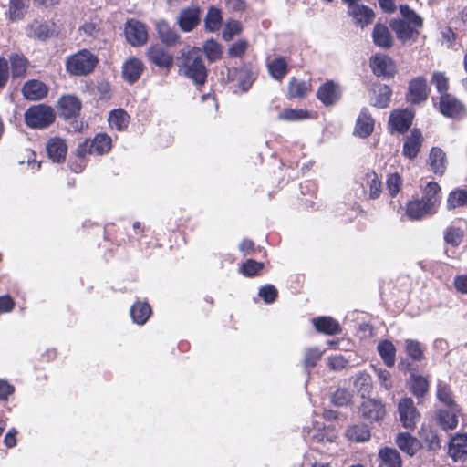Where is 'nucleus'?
Returning <instances> with one entry per match:
<instances>
[{
    "mask_svg": "<svg viewBox=\"0 0 467 467\" xmlns=\"http://www.w3.org/2000/svg\"><path fill=\"white\" fill-rule=\"evenodd\" d=\"M356 335L360 340L369 339L374 336V328L368 323H361L358 325Z\"/></svg>",
    "mask_w": 467,
    "mask_h": 467,
    "instance_id": "e2e57ef3",
    "label": "nucleus"
},
{
    "mask_svg": "<svg viewBox=\"0 0 467 467\" xmlns=\"http://www.w3.org/2000/svg\"><path fill=\"white\" fill-rule=\"evenodd\" d=\"M373 42L381 48H389L393 44V38L387 26L376 24L372 32Z\"/></svg>",
    "mask_w": 467,
    "mask_h": 467,
    "instance_id": "7c9ffc66",
    "label": "nucleus"
},
{
    "mask_svg": "<svg viewBox=\"0 0 467 467\" xmlns=\"http://www.w3.org/2000/svg\"><path fill=\"white\" fill-rule=\"evenodd\" d=\"M379 457L385 467H402V460L400 452L389 447L379 450Z\"/></svg>",
    "mask_w": 467,
    "mask_h": 467,
    "instance_id": "c9c22d12",
    "label": "nucleus"
},
{
    "mask_svg": "<svg viewBox=\"0 0 467 467\" xmlns=\"http://www.w3.org/2000/svg\"><path fill=\"white\" fill-rule=\"evenodd\" d=\"M55 112L49 106L39 104L30 107L25 112L26 124L34 129H45L55 120Z\"/></svg>",
    "mask_w": 467,
    "mask_h": 467,
    "instance_id": "7ed1b4c3",
    "label": "nucleus"
},
{
    "mask_svg": "<svg viewBox=\"0 0 467 467\" xmlns=\"http://www.w3.org/2000/svg\"><path fill=\"white\" fill-rule=\"evenodd\" d=\"M391 29L395 32L399 40L405 42L416 37L419 35V28L410 26L407 21L401 19L393 20L390 23Z\"/></svg>",
    "mask_w": 467,
    "mask_h": 467,
    "instance_id": "b1692460",
    "label": "nucleus"
},
{
    "mask_svg": "<svg viewBox=\"0 0 467 467\" xmlns=\"http://www.w3.org/2000/svg\"><path fill=\"white\" fill-rule=\"evenodd\" d=\"M315 328L327 335L338 334L341 331L339 323L331 317H318L312 320Z\"/></svg>",
    "mask_w": 467,
    "mask_h": 467,
    "instance_id": "c756f323",
    "label": "nucleus"
},
{
    "mask_svg": "<svg viewBox=\"0 0 467 467\" xmlns=\"http://www.w3.org/2000/svg\"><path fill=\"white\" fill-rule=\"evenodd\" d=\"M461 414V407L439 408L434 411V420L443 431H452L457 428Z\"/></svg>",
    "mask_w": 467,
    "mask_h": 467,
    "instance_id": "423d86ee",
    "label": "nucleus"
},
{
    "mask_svg": "<svg viewBox=\"0 0 467 467\" xmlns=\"http://www.w3.org/2000/svg\"><path fill=\"white\" fill-rule=\"evenodd\" d=\"M348 13L356 24L362 28L370 24L374 18L373 11L363 5L355 4L348 6Z\"/></svg>",
    "mask_w": 467,
    "mask_h": 467,
    "instance_id": "393cba45",
    "label": "nucleus"
},
{
    "mask_svg": "<svg viewBox=\"0 0 467 467\" xmlns=\"http://www.w3.org/2000/svg\"><path fill=\"white\" fill-rule=\"evenodd\" d=\"M11 64V72L14 78L23 77L27 69V59L18 54H12L9 57Z\"/></svg>",
    "mask_w": 467,
    "mask_h": 467,
    "instance_id": "a19ab883",
    "label": "nucleus"
},
{
    "mask_svg": "<svg viewBox=\"0 0 467 467\" xmlns=\"http://www.w3.org/2000/svg\"><path fill=\"white\" fill-rule=\"evenodd\" d=\"M156 29L161 41L167 46H174L180 39L178 33L164 20L156 23Z\"/></svg>",
    "mask_w": 467,
    "mask_h": 467,
    "instance_id": "2f4dec72",
    "label": "nucleus"
},
{
    "mask_svg": "<svg viewBox=\"0 0 467 467\" xmlns=\"http://www.w3.org/2000/svg\"><path fill=\"white\" fill-rule=\"evenodd\" d=\"M147 57L152 64L161 68L170 69L173 65L172 55L158 45L148 49Z\"/></svg>",
    "mask_w": 467,
    "mask_h": 467,
    "instance_id": "a211bd4d",
    "label": "nucleus"
},
{
    "mask_svg": "<svg viewBox=\"0 0 467 467\" xmlns=\"http://www.w3.org/2000/svg\"><path fill=\"white\" fill-rule=\"evenodd\" d=\"M264 268V264L253 259H247L242 265L241 271L245 276H254L259 274Z\"/></svg>",
    "mask_w": 467,
    "mask_h": 467,
    "instance_id": "864d4df0",
    "label": "nucleus"
},
{
    "mask_svg": "<svg viewBox=\"0 0 467 467\" xmlns=\"http://www.w3.org/2000/svg\"><path fill=\"white\" fill-rule=\"evenodd\" d=\"M410 390L415 397L422 398L429 391V381L422 376L412 375Z\"/></svg>",
    "mask_w": 467,
    "mask_h": 467,
    "instance_id": "37998d69",
    "label": "nucleus"
},
{
    "mask_svg": "<svg viewBox=\"0 0 467 467\" xmlns=\"http://www.w3.org/2000/svg\"><path fill=\"white\" fill-rule=\"evenodd\" d=\"M423 140L422 133L419 129L411 130L410 135L404 139L402 154L410 160L415 159L420 151Z\"/></svg>",
    "mask_w": 467,
    "mask_h": 467,
    "instance_id": "f8f14e48",
    "label": "nucleus"
},
{
    "mask_svg": "<svg viewBox=\"0 0 467 467\" xmlns=\"http://www.w3.org/2000/svg\"><path fill=\"white\" fill-rule=\"evenodd\" d=\"M448 454L454 462L464 461L466 459L467 433H456L451 438Z\"/></svg>",
    "mask_w": 467,
    "mask_h": 467,
    "instance_id": "2eb2a0df",
    "label": "nucleus"
},
{
    "mask_svg": "<svg viewBox=\"0 0 467 467\" xmlns=\"http://www.w3.org/2000/svg\"><path fill=\"white\" fill-rule=\"evenodd\" d=\"M278 292L273 285H266L259 289L258 296L265 304H272L275 301Z\"/></svg>",
    "mask_w": 467,
    "mask_h": 467,
    "instance_id": "6e6d98bb",
    "label": "nucleus"
},
{
    "mask_svg": "<svg viewBox=\"0 0 467 467\" xmlns=\"http://www.w3.org/2000/svg\"><path fill=\"white\" fill-rule=\"evenodd\" d=\"M143 69V63L140 59L130 57L122 66L123 78L127 82L133 84L140 78Z\"/></svg>",
    "mask_w": 467,
    "mask_h": 467,
    "instance_id": "412c9836",
    "label": "nucleus"
},
{
    "mask_svg": "<svg viewBox=\"0 0 467 467\" xmlns=\"http://www.w3.org/2000/svg\"><path fill=\"white\" fill-rule=\"evenodd\" d=\"M370 67L373 73L379 77H393L395 66L390 57L386 55L376 54L370 58Z\"/></svg>",
    "mask_w": 467,
    "mask_h": 467,
    "instance_id": "dca6fc26",
    "label": "nucleus"
},
{
    "mask_svg": "<svg viewBox=\"0 0 467 467\" xmlns=\"http://www.w3.org/2000/svg\"><path fill=\"white\" fill-rule=\"evenodd\" d=\"M399 420L402 427L413 431L420 420L421 415L411 398H402L398 403Z\"/></svg>",
    "mask_w": 467,
    "mask_h": 467,
    "instance_id": "20e7f679",
    "label": "nucleus"
},
{
    "mask_svg": "<svg viewBox=\"0 0 467 467\" xmlns=\"http://www.w3.org/2000/svg\"><path fill=\"white\" fill-rule=\"evenodd\" d=\"M348 362L342 355L332 356L328 359V365L332 369H342L347 367Z\"/></svg>",
    "mask_w": 467,
    "mask_h": 467,
    "instance_id": "774afa93",
    "label": "nucleus"
},
{
    "mask_svg": "<svg viewBox=\"0 0 467 467\" xmlns=\"http://www.w3.org/2000/svg\"><path fill=\"white\" fill-rule=\"evenodd\" d=\"M151 315V307L147 302L138 301L130 307V316L134 323L143 325Z\"/></svg>",
    "mask_w": 467,
    "mask_h": 467,
    "instance_id": "72a5a7b5",
    "label": "nucleus"
},
{
    "mask_svg": "<svg viewBox=\"0 0 467 467\" xmlns=\"http://www.w3.org/2000/svg\"><path fill=\"white\" fill-rule=\"evenodd\" d=\"M346 437L355 442L368 441L371 437V431L368 425L358 423L349 426L346 431Z\"/></svg>",
    "mask_w": 467,
    "mask_h": 467,
    "instance_id": "473e14b6",
    "label": "nucleus"
},
{
    "mask_svg": "<svg viewBox=\"0 0 467 467\" xmlns=\"http://www.w3.org/2000/svg\"><path fill=\"white\" fill-rule=\"evenodd\" d=\"M463 231L456 227H448L444 232V240L448 244L457 247L462 241Z\"/></svg>",
    "mask_w": 467,
    "mask_h": 467,
    "instance_id": "603ef678",
    "label": "nucleus"
},
{
    "mask_svg": "<svg viewBox=\"0 0 467 467\" xmlns=\"http://www.w3.org/2000/svg\"><path fill=\"white\" fill-rule=\"evenodd\" d=\"M223 21L222 12L219 8L211 6L204 18V27L209 32H215L221 27Z\"/></svg>",
    "mask_w": 467,
    "mask_h": 467,
    "instance_id": "58836bf2",
    "label": "nucleus"
},
{
    "mask_svg": "<svg viewBox=\"0 0 467 467\" xmlns=\"http://www.w3.org/2000/svg\"><path fill=\"white\" fill-rule=\"evenodd\" d=\"M22 92L28 100H39L47 95V88L43 82L32 79L24 84Z\"/></svg>",
    "mask_w": 467,
    "mask_h": 467,
    "instance_id": "5701e85b",
    "label": "nucleus"
},
{
    "mask_svg": "<svg viewBox=\"0 0 467 467\" xmlns=\"http://www.w3.org/2000/svg\"><path fill=\"white\" fill-rule=\"evenodd\" d=\"M436 213L421 198H416L407 203L406 214L410 220H420Z\"/></svg>",
    "mask_w": 467,
    "mask_h": 467,
    "instance_id": "aec40b11",
    "label": "nucleus"
},
{
    "mask_svg": "<svg viewBox=\"0 0 467 467\" xmlns=\"http://www.w3.org/2000/svg\"><path fill=\"white\" fill-rule=\"evenodd\" d=\"M242 32V26L236 20H231L225 24L223 31V38L225 41H230L234 36L239 35Z\"/></svg>",
    "mask_w": 467,
    "mask_h": 467,
    "instance_id": "5fc2aeb1",
    "label": "nucleus"
},
{
    "mask_svg": "<svg viewBox=\"0 0 467 467\" xmlns=\"http://www.w3.org/2000/svg\"><path fill=\"white\" fill-rule=\"evenodd\" d=\"M308 118V112L304 109H284L279 113L278 119L285 121H298Z\"/></svg>",
    "mask_w": 467,
    "mask_h": 467,
    "instance_id": "3c124183",
    "label": "nucleus"
},
{
    "mask_svg": "<svg viewBox=\"0 0 467 467\" xmlns=\"http://www.w3.org/2000/svg\"><path fill=\"white\" fill-rule=\"evenodd\" d=\"M436 397L445 407H461L455 400L451 388L447 384L438 383Z\"/></svg>",
    "mask_w": 467,
    "mask_h": 467,
    "instance_id": "ea45409f",
    "label": "nucleus"
},
{
    "mask_svg": "<svg viewBox=\"0 0 467 467\" xmlns=\"http://www.w3.org/2000/svg\"><path fill=\"white\" fill-rule=\"evenodd\" d=\"M98 63L97 56L88 49H81L67 58L66 69L73 76H87L94 70Z\"/></svg>",
    "mask_w": 467,
    "mask_h": 467,
    "instance_id": "f03ea898",
    "label": "nucleus"
},
{
    "mask_svg": "<svg viewBox=\"0 0 467 467\" xmlns=\"http://www.w3.org/2000/svg\"><path fill=\"white\" fill-rule=\"evenodd\" d=\"M413 118L414 113L410 109H396L389 116V125L393 130L404 133L410 127Z\"/></svg>",
    "mask_w": 467,
    "mask_h": 467,
    "instance_id": "4468645a",
    "label": "nucleus"
},
{
    "mask_svg": "<svg viewBox=\"0 0 467 467\" xmlns=\"http://www.w3.org/2000/svg\"><path fill=\"white\" fill-rule=\"evenodd\" d=\"M386 183L389 194L392 197H394L398 194V192L400 190V187L402 185V180L400 176L397 172H395L389 175Z\"/></svg>",
    "mask_w": 467,
    "mask_h": 467,
    "instance_id": "bf43d9fd",
    "label": "nucleus"
},
{
    "mask_svg": "<svg viewBox=\"0 0 467 467\" xmlns=\"http://www.w3.org/2000/svg\"><path fill=\"white\" fill-rule=\"evenodd\" d=\"M419 436L428 451H435L441 449V439L437 430L433 427L422 425L419 431Z\"/></svg>",
    "mask_w": 467,
    "mask_h": 467,
    "instance_id": "a878e982",
    "label": "nucleus"
},
{
    "mask_svg": "<svg viewBox=\"0 0 467 467\" xmlns=\"http://www.w3.org/2000/svg\"><path fill=\"white\" fill-rule=\"evenodd\" d=\"M55 34V24L33 21L27 28V35L38 40H46Z\"/></svg>",
    "mask_w": 467,
    "mask_h": 467,
    "instance_id": "4be33fe9",
    "label": "nucleus"
},
{
    "mask_svg": "<svg viewBox=\"0 0 467 467\" xmlns=\"http://www.w3.org/2000/svg\"><path fill=\"white\" fill-rule=\"evenodd\" d=\"M421 199L427 203L429 208H431L436 213L441 199L439 184L434 182L427 183Z\"/></svg>",
    "mask_w": 467,
    "mask_h": 467,
    "instance_id": "c85d7f7f",
    "label": "nucleus"
},
{
    "mask_svg": "<svg viewBox=\"0 0 467 467\" xmlns=\"http://www.w3.org/2000/svg\"><path fill=\"white\" fill-rule=\"evenodd\" d=\"M359 413L361 418L372 423L382 421L387 411L381 400L368 398L360 404Z\"/></svg>",
    "mask_w": 467,
    "mask_h": 467,
    "instance_id": "0eeeda50",
    "label": "nucleus"
},
{
    "mask_svg": "<svg viewBox=\"0 0 467 467\" xmlns=\"http://www.w3.org/2000/svg\"><path fill=\"white\" fill-rule=\"evenodd\" d=\"M80 100L72 95L63 96L58 100L59 116L65 119H72L79 114Z\"/></svg>",
    "mask_w": 467,
    "mask_h": 467,
    "instance_id": "f3484780",
    "label": "nucleus"
},
{
    "mask_svg": "<svg viewBox=\"0 0 467 467\" xmlns=\"http://www.w3.org/2000/svg\"><path fill=\"white\" fill-rule=\"evenodd\" d=\"M377 376L382 387H384L387 390H390L392 389V380L391 374L386 369H377Z\"/></svg>",
    "mask_w": 467,
    "mask_h": 467,
    "instance_id": "69168bd1",
    "label": "nucleus"
},
{
    "mask_svg": "<svg viewBox=\"0 0 467 467\" xmlns=\"http://www.w3.org/2000/svg\"><path fill=\"white\" fill-rule=\"evenodd\" d=\"M200 20L201 8L192 6L181 10L177 17V24L182 31L191 32L200 24Z\"/></svg>",
    "mask_w": 467,
    "mask_h": 467,
    "instance_id": "9b49d317",
    "label": "nucleus"
},
{
    "mask_svg": "<svg viewBox=\"0 0 467 467\" xmlns=\"http://www.w3.org/2000/svg\"><path fill=\"white\" fill-rule=\"evenodd\" d=\"M47 156L53 162L60 163L66 159L67 146L62 138H50L46 144Z\"/></svg>",
    "mask_w": 467,
    "mask_h": 467,
    "instance_id": "6ab92c4d",
    "label": "nucleus"
},
{
    "mask_svg": "<svg viewBox=\"0 0 467 467\" xmlns=\"http://www.w3.org/2000/svg\"><path fill=\"white\" fill-rule=\"evenodd\" d=\"M248 48V42L246 40H238L231 45L228 48L227 55L230 57H242Z\"/></svg>",
    "mask_w": 467,
    "mask_h": 467,
    "instance_id": "4d7b16f0",
    "label": "nucleus"
},
{
    "mask_svg": "<svg viewBox=\"0 0 467 467\" xmlns=\"http://www.w3.org/2000/svg\"><path fill=\"white\" fill-rule=\"evenodd\" d=\"M374 129V120L368 109L363 108L358 117L354 133L361 138L369 136Z\"/></svg>",
    "mask_w": 467,
    "mask_h": 467,
    "instance_id": "bb28decb",
    "label": "nucleus"
},
{
    "mask_svg": "<svg viewBox=\"0 0 467 467\" xmlns=\"http://www.w3.org/2000/svg\"><path fill=\"white\" fill-rule=\"evenodd\" d=\"M202 52L210 62H215L221 58L223 47L217 41L209 39L204 42Z\"/></svg>",
    "mask_w": 467,
    "mask_h": 467,
    "instance_id": "79ce46f5",
    "label": "nucleus"
},
{
    "mask_svg": "<svg viewBox=\"0 0 467 467\" xmlns=\"http://www.w3.org/2000/svg\"><path fill=\"white\" fill-rule=\"evenodd\" d=\"M179 72L192 79L197 86H202L206 82L207 69L201 48L192 47L182 53Z\"/></svg>",
    "mask_w": 467,
    "mask_h": 467,
    "instance_id": "f257e3e1",
    "label": "nucleus"
},
{
    "mask_svg": "<svg viewBox=\"0 0 467 467\" xmlns=\"http://www.w3.org/2000/svg\"><path fill=\"white\" fill-rule=\"evenodd\" d=\"M400 12L403 17V21H407L408 24L419 29L422 27V18L418 14H416V12L412 10L408 5H400Z\"/></svg>",
    "mask_w": 467,
    "mask_h": 467,
    "instance_id": "49530a36",
    "label": "nucleus"
},
{
    "mask_svg": "<svg viewBox=\"0 0 467 467\" xmlns=\"http://www.w3.org/2000/svg\"><path fill=\"white\" fill-rule=\"evenodd\" d=\"M467 205V190L459 189L452 191L447 199L449 210Z\"/></svg>",
    "mask_w": 467,
    "mask_h": 467,
    "instance_id": "a18cd8bd",
    "label": "nucleus"
},
{
    "mask_svg": "<svg viewBox=\"0 0 467 467\" xmlns=\"http://www.w3.org/2000/svg\"><path fill=\"white\" fill-rule=\"evenodd\" d=\"M430 93L427 79L419 76L410 80L405 95L407 102L412 105H420L427 100Z\"/></svg>",
    "mask_w": 467,
    "mask_h": 467,
    "instance_id": "39448f33",
    "label": "nucleus"
},
{
    "mask_svg": "<svg viewBox=\"0 0 467 467\" xmlns=\"http://www.w3.org/2000/svg\"><path fill=\"white\" fill-rule=\"evenodd\" d=\"M125 36L131 46H142L148 39L147 28L143 23L138 20H128L125 25Z\"/></svg>",
    "mask_w": 467,
    "mask_h": 467,
    "instance_id": "6e6552de",
    "label": "nucleus"
},
{
    "mask_svg": "<svg viewBox=\"0 0 467 467\" xmlns=\"http://www.w3.org/2000/svg\"><path fill=\"white\" fill-rule=\"evenodd\" d=\"M267 69L271 78L281 80L288 72V64L284 57L279 56L268 62Z\"/></svg>",
    "mask_w": 467,
    "mask_h": 467,
    "instance_id": "f704fd0d",
    "label": "nucleus"
},
{
    "mask_svg": "<svg viewBox=\"0 0 467 467\" xmlns=\"http://www.w3.org/2000/svg\"><path fill=\"white\" fill-rule=\"evenodd\" d=\"M287 92L289 98H304L308 92V85L306 81H300L295 78H292L288 84Z\"/></svg>",
    "mask_w": 467,
    "mask_h": 467,
    "instance_id": "c03bdc74",
    "label": "nucleus"
},
{
    "mask_svg": "<svg viewBox=\"0 0 467 467\" xmlns=\"http://www.w3.org/2000/svg\"><path fill=\"white\" fill-rule=\"evenodd\" d=\"M94 152L97 154H104L111 149V138L105 133L97 134L91 141Z\"/></svg>",
    "mask_w": 467,
    "mask_h": 467,
    "instance_id": "de8ad7c7",
    "label": "nucleus"
},
{
    "mask_svg": "<svg viewBox=\"0 0 467 467\" xmlns=\"http://www.w3.org/2000/svg\"><path fill=\"white\" fill-rule=\"evenodd\" d=\"M440 111L448 118L455 119L465 115L463 103L449 93L442 94L440 99Z\"/></svg>",
    "mask_w": 467,
    "mask_h": 467,
    "instance_id": "1a4fd4ad",
    "label": "nucleus"
},
{
    "mask_svg": "<svg viewBox=\"0 0 467 467\" xmlns=\"http://www.w3.org/2000/svg\"><path fill=\"white\" fill-rule=\"evenodd\" d=\"M108 121L112 129L121 131L128 127L130 116L122 109H114L109 113Z\"/></svg>",
    "mask_w": 467,
    "mask_h": 467,
    "instance_id": "4c0bfd02",
    "label": "nucleus"
},
{
    "mask_svg": "<svg viewBox=\"0 0 467 467\" xmlns=\"http://www.w3.org/2000/svg\"><path fill=\"white\" fill-rule=\"evenodd\" d=\"M395 443L409 457L415 456L422 447L420 441L408 431L399 432Z\"/></svg>",
    "mask_w": 467,
    "mask_h": 467,
    "instance_id": "ddd939ff",
    "label": "nucleus"
},
{
    "mask_svg": "<svg viewBox=\"0 0 467 467\" xmlns=\"http://www.w3.org/2000/svg\"><path fill=\"white\" fill-rule=\"evenodd\" d=\"M392 91L387 85L380 86L378 88L374 106L379 109L387 108L390 102Z\"/></svg>",
    "mask_w": 467,
    "mask_h": 467,
    "instance_id": "8fccbe9b",
    "label": "nucleus"
},
{
    "mask_svg": "<svg viewBox=\"0 0 467 467\" xmlns=\"http://www.w3.org/2000/svg\"><path fill=\"white\" fill-rule=\"evenodd\" d=\"M354 385L361 393L362 397L369 395L372 390V379L370 375L365 372L359 373L354 381Z\"/></svg>",
    "mask_w": 467,
    "mask_h": 467,
    "instance_id": "09e8293b",
    "label": "nucleus"
},
{
    "mask_svg": "<svg viewBox=\"0 0 467 467\" xmlns=\"http://www.w3.org/2000/svg\"><path fill=\"white\" fill-rule=\"evenodd\" d=\"M431 170L437 175H443L446 170V154L439 147H432L429 154Z\"/></svg>",
    "mask_w": 467,
    "mask_h": 467,
    "instance_id": "cd10ccee",
    "label": "nucleus"
},
{
    "mask_svg": "<svg viewBox=\"0 0 467 467\" xmlns=\"http://www.w3.org/2000/svg\"><path fill=\"white\" fill-rule=\"evenodd\" d=\"M29 7V0H9L7 16L11 21L24 18Z\"/></svg>",
    "mask_w": 467,
    "mask_h": 467,
    "instance_id": "e433bc0d",
    "label": "nucleus"
},
{
    "mask_svg": "<svg viewBox=\"0 0 467 467\" xmlns=\"http://www.w3.org/2000/svg\"><path fill=\"white\" fill-rule=\"evenodd\" d=\"M317 98L325 106H333L337 103L341 98L340 86L333 80H327L318 88Z\"/></svg>",
    "mask_w": 467,
    "mask_h": 467,
    "instance_id": "9d476101",
    "label": "nucleus"
},
{
    "mask_svg": "<svg viewBox=\"0 0 467 467\" xmlns=\"http://www.w3.org/2000/svg\"><path fill=\"white\" fill-rule=\"evenodd\" d=\"M331 401L336 406H346L350 401V395L348 390L338 389L333 393L331 397Z\"/></svg>",
    "mask_w": 467,
    "mask_h": 467,
    "instance_id": "680f3d73",
    "label": "nucleus"
},
{
    "mask_svg": "<svg viewBox=\"0 0 467 467\" xmlns=\"http://www.w3.org/2000/svg\"><path fill=\"white\" fill-rule=\"evenodd\" d=\"M254 78L249 71H241L239 73L238 86L243 92H246L252 86Z\"/></svg>",
    "mask_w": 467,
    "mask_h": 467,
    "instance_id": "0e129e2a",
    "label": "nucleus"
},
{
    "mask_svg": "<svg viewBox=\"0 0 467 467\" xmlns=\"http://www.w3.org/2000/svg\"><path fill=\"white\" fill-rule=\"evenodd\" d=\"M15 392V387L5 379H0V400H7Z\"/></svg>",
    "mask_w": 467,
    "mask_h": 467,
    "instance_id": "338daca9",
    "label": "nucleus"
},
{
    "mask_svg": "<svg viewBox=\"0 0 467 467\" xmlns=\"http://www.w3.org/2000/svg\"><path fill=\"white\" fill-rule=\"evenodd\" d=\"M432 83L435 85L436 89L439 93H447L449 88L448 78L442 72H434L432 74Z\"/></svg>",
    "mask_w": 467,
    "mask_h": 467,
    "instance_id": "13d9d810",
    "label": "nucleus"
},
{
    "mask_svg": "<svg viewBox=\"0 0 467 467\" xmlns=\"http://www.w3.org/2000/svg\"><path fill=\"white\" fill-rule=\"evenodd\" d=\"M368 182L369 184V197L371 199H376L379 196L381 192V182L379 180L375 172L368 174Z\"/></svg>",
    "mask_w": 467,
    "mask_h": 467,
    "instance_id": "052dcab7",
    "label": "nucleus"
}]
</instances>
